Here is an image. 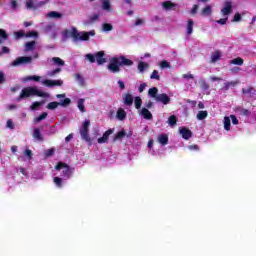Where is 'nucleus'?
<instances>
[{
	"mask_svg": "<svg viewBox=\"0 0 256 256\" xmlns=\"http://www.w3.org/2000/svg\"><path fill=\"white\" fill-rule=\"evenodd\" d=\"M132 65L133 61L125 56L113 57L110 59L107 69L111 71V73H119L121 71V67H131Z\"/></svg>",
	"mask_w": 256,
	"mask_h": 256,
	"instance_id": "nucleus-1",
	"label": "nucleus"
},
{
	"mask_svg": "<svg viewBox=\"0 0 256 256\" xmlns=\"http://www.w3.org/2000/svg\"><path fill=\"white\" fill-rule=\"evenodd\" d=\"M49 97V93L47 92H43L39 89H37V87H33V86H29L26 88H23L19 97L16 98V101H21V99H27L29 97Z\"/></svg>",
	"mask_w": 256,
	"mask_h": 256,
	"instance_id": "nucleus-2",
	"label": "nucleus"
},
{
	"mask_svg": "<svg viewBox=\"0 0 256 256\" xmlns=\"http://www.w3.org/2000/svg\"><path fill=\"white\" fill-rule=\"evenodd\" d=\"M95 36V31H89V32H81L77 30V28H73L71 31V37L74 41V43H77V41H89V37Z\"/></svg>",
	"mask_w": 256,
	"mask_h": 256,
	"instance_id": "nucleus-3",
	"label": "nucleus"
},
{
	"mask_svg": "<svg viewBox=\"0 0 256 256\" xmlns=\"http://www.w3.org/2000/svg\"><path fill=\"white\" fill-rule=\"evenodd\" d=\"M89 125H91L90 120H85L80 128V135L86 143H91V137L89 136Z\"/></svg>",
	"mask_w": 256,
	"mask_h": 256,
	"instance_id": "nucleus-4",
	"label": "nucleus"
},
{
	"mask_svg": "<svg viewBox=\"0 0 256 256\" xmlns=\"http://www.w3.org/2000/svg\"><path fill=\"white\" fill-rule=\"evenodd\" d=\"M59 105H61V107H69V105H71V99L70 98H65L64 100H61L60 102H55V101L50 102L46 106V109H49L50 111H53V110L57 109V107H59Z\"/></svg>",
	"mask_w": 256,
	"mask_h": 256,
	"instance_id": "nucleus-5",
	"label": "nucleus"
},
{
	"mask_svg": "<svg viewBox=\"0 0 256 256\" xmlns=\"http://www.w3.org/2000/svg\"><path fill=\"white\" fill-rule=\"evenodd\" d=\"M55 169L56 171H61V169H63L62 176H64L66 179H69V177H71V168L69 167V165H67V163L58 162L55 166Z\"/></svg>",
	"mask_w": 256,
	"mask_h": 256,
	"instance_id": "nucleus-6",
	"label": "nucleus"
},
{
	"mask_svg": "<svg viewBox=\"0 0 256 256\" xmlns=\"http://www.w3.org/2000/svg\"><path fill=\"white\" fill-rule=\"evenodd\" d=\"M33 61L31 56H20L12 62V67H19V65H29Z\"/></svg>",
	"mask_w": 256,
	"mask_h": 256,
	"instance_id": "nucleus-7",
	"label": "nucleus"
},
{
	"mask_svg": "<svg viewBox=\"0 0 256 256\" xmlns=\"http://www.w3.org/2000/svg\"><path fill=\"white\" fill-rule=\"evenodd\" d=\"M156 102L162 103L163 105H169L171 103V98L166 93H162L158 95Z\"/></svg>",
	"mask_w": 256,
	"mask_h": 256,
	"instance_id": "nucleus-8",
	"label": "nucleus"
},
{
	"mask_svg": "<svg viewBox=\"0 0 256 256\" xmlns=\"http://www.w3.org/2000/svg\"><path fill=\"white\" fill-rule=\"evenodd\" d=\"M232 12H233V3L231 1L225 2L224 7L221 10L222 15L225 17L227 15H231Z\"/></svg>",
	"mask_w": 256,
	"mask_h": 256,
	"instance_id": "nucleus-9",
	"label": "nucleus"
},
{
	"mask_svg": "<svg viewBox=\"0 0 256 256\" xmlns=\"http://www.w3.org/2000/svg\"><path fill=\"white\" fill-rule=\"evenodd\" d=\"M179 133L186 141L193 137V132H191V130L187 127L180 128Z\"/></svg>",
	"mask_w": 256,
	"mask_h": 256,
	"instance_id": "nucleus-10",
	"label": "nucleus"
},
{
	"mask_svg": "<svg viewBox=\"0 0 256 256\" xmlns=\"http://www.w3.org/2000/svg\"><path fill=\"white\" fill-rule=\"evenodd\" d=\"M43 85H46V87H61L63 85V80H43Z\"/></svg>",
	"mask_w": 256,
	"mask_h": 256,
	"instance_id": "nucleus-11",
	"label": "nucleus"
},
{
	"mask_svg": "<svg viewBox=\"0 0 256 256\" xmlns=\"http://www.w3.org/2000/svg\"><path fill=\"white\" fill-rule=\"evenodd\" d=\"M95 61L97 65H103L104 63H107V58H105V52L99 51L95 54Z\"/></svg>",
	"mask_w": 256,
	"mask_h": 256,
	"instance_id": "nucleus-12",
	"label": "nucleus"
},
{
	"mask_svg": "<svg viewBox=\"0 0 256 256\" xmlns=\"http://www.w3.org/2000/svg\"><path fill=\"white\" fill-rule=\"evenodd\" d=\"M110 135H113V129H108L106 132H104L103 136L98 138V143L100 145L103 143H107V141H109Z\"/></svg>",
	"mask_w": 256,
	"mask_h": 256,
	"instance_id": "nucleus-13",
	"label": "nucleus"
},
{
	"mask_svg": "<svg viewBox=\"0 0 256 256\" xmlns=\"http://www.w3.org/2000/svg\"><path fill=\"white\" fill-rule=\"evenodd\" d=\"M162 7L165 11H175V7H178V5L172 1H165L162 3Z\"/></svg>",
	"mask_w": 256,
	"mask_h": 256,
	"instance_id": "nucleus-14",
	"label": "nucleus"
},
{
	"mask_svg": "<svg viewBox=\"0 0 256 256\" xmlns=\"http://www.w3.org/2000/svg\"><path fill=\"white\" fill-rule=\"evenodd\" d=\"M123 103L127 105V107H131V105H133V95H131V93L124 94Z\"/></svg>",
	"mask_w": 256,
	"mask_h": 256,
	"instance_id": "nucleus-15",
	"label": "nucleus"
},
{
	"mask_svg": "<svg viewBox=\"0 0 256 256\" xmlns=\"http://www.w3.org/2000/svg\"><path fill=\"white\" fill-rule=\"evenodd\" d=\"M159 89L157 87H152L148 90L149 97H152V99H155L157 101V97H159Z\"/></svg>",
	"mask_w": 256,
	"mask_h": 256,
	"instance_id": "nucleus-16",
	"label": "nucleus"
},
{
	"mask_svg": "<svg viewBox=\"0 0 256 256\" xmlns=\"http://www.w3.org/2000/svg\"><path fill=\"white\" fill-rule=\"evenodd\" d=\"M141 115L144 117V119H147L148 121H151L153 119V114H151V111L147 108H142L141 109Z\"/></svg>",
	"mask_w": 256,
	"mask_h": 256,
	"instance_id": "nucleus-17",
	"label": "nucleus"
},
{
	"mask_svg": "<svg viewBox=\"0 0 256 256\" xmlns=\"http://www.w3.org/2000/svg\"><path fill=\"white\" fill-rule=\"evenodd\" d=\"M158 143H160V145H167L169 143V136H167V134H160L158 136Z\"/></svg>",
	"mask_w": 256,
	"mask_h": 256,
	"instance_id": "nucleus-18",
	"label": "nucleus"
},
{
	"mask_svg": "<svg viewBox=\"0 0 256 256\" xmlns=\"http://www.w3.org/2000/svg\"><path fill=\"white\" fill-rule=\"evenodd\" d=\"M77 107H78L79 111H81V113H86L87 109L85 108V99L80 98L77 101Z\"/></svg>",
	"mask_w": 256,
	"mask_h": 256,
	"instance_id": "nucleus-19",
	"label": "nucleus"
},
{
	"mask_svg": "<svg viewBox=\"0 0 256 256\" xmlns=\"http://www.w3.org/2000/svg\"><path fill=\"white\" fill-rule=\"evenodd\" d=\"M242 93L243 95H248L249 97H251V95H255L256 90L252 86H249L248 88H243Z\"/></svg>",
	"mask_w": 256,
	"mask_h": 256,
	"instance_id": "nucleus-20",
	"label": "nucleus"
},
{
	"mask_svg": "<svg viewBox=\"0 0 256 256\" xmlns=\"http://www.w3.org/2000/svg\"><path fill=\"white\" fill-rule=\"evenodd\" d=\"M33 138L37 139V141H43V134H41V130L39 128H34Z\"/></svg>",
	"mask_w": 256,
	"mask_h": 256,
	"instance_id": "nucleus-21",
	"label": "nucleus"
},
{
	"mask_svg": "<svg viewBox=\"0 0 256 256\" xmlns=\"http://www.w3.org/2000/svg\"><path fill=\"white\" fill-rule=\"evenodd\" d=\"M116 117L119 119V121H124V119L127 117V112H125L123 108H119L116 113Z\"/></svg>",
	"mask_w": 256,
	"mask_h": 256,
	"instance_id": "nucleus-22",
	"label": "nucleus"
},
{
	"mask_svg": "<svg viewBox=\"0 0 256 256\" xmlns=\"http://www.w3.org/2000/svg\"><path fill=\"white\" fill-rule=\"evenodd\" d=\"M193 27H195V22L193 21V19H188L187 35H192L193 34Z\"/></svg>",
	"mask_w": 256,
	"mask_h": 256,
	"instance_id": "nucleus-23",
	"label": "nucleus"
},
{
	"mask_svg": "<svg viewBox=\"0 0 256 256\" xmlns=\"http://www.w3.org/2000/svg\"><path fill=\"white\" fill-rule=\"evenodd\" d=\"M209 113L206 110L199 111L196 115L198 121H203L204 119H207V116Z\"/></svg>",
	"mask_w": 256,
	"mask_h": 256,
	"instance_id": "nucleus-24",
	"label": "nucleus"
},
{
	"mask_svg": "<svg viewBox=\"0 0 256 256\" xmlns=\"http://www.w3.org/2000/svg\"><path fill=\"white\" fill-rule=\"evenodd\" d=\"M9 40V34L4 29L0 28V44Z\"/></svg>",
	"mask_w": 256,
	"mask_h": 256,
	"instance_id": "nucleus-25",
	"label": "nucleus"
},
{
	"mask_svg": "<svg viewBox=\"0 0 256 256\" xmlns=\"http://www.w3.org/2000/svg\"><path fill=\"white\" fill-rule=\"evenodd\" d=\"M221 59V52L219 50L215 51L211 56V63H217Z\"/></svg>",
	"mask_w": 256,
	"mask_h": 256,
	"instance_id": "nucleus-26",
	"label": "nucleus"
},
{
	"mask_svg": "<svg viewBox=\"0 0 256 256\" xmlns=\"http://www.w3.org/2000/svg\"><path fill=\"white\" fill-rule=\"evenodd\" d=\"M224 129L225 131H231V118L229 116L224 117Z\"/></svg>",
	"mask_w": 256,
	"mask_h": 256,
	"instance_id": "nucleus-27",
	"label": "nucleus"
},
{
	"mask_svg": "<svg viewBox=\"0 0 256 256\" xmlns=\"http://www.w3.org/2000/svg\"><path fill=\"white\" fill-rule=\"evenodd\" d=\"M211 13H213V10L211 9V6L208 5L202 9L201 15L204 17H209Z\"/></svg>",
	"mask_w": 256,
	"mask_h": 256,
	"instance_id": "nucleus-28",
	"label": "nucleus"
},
{
	"mask_svg": "<svg viewBox=\"0 0 256 256\" xmlns=\"http://www.w3.org/2000/svg\"><path fill=\"white\" fill-rule=\"evenodd\" d=\"M35 45H36V42L35 41H30V42H27L25 44V51H33L35 50Z\"/></svg>",
	"mask_w": 256,
	"mask_h": 256,
	"instance_id": "nucleus-29",
	"label": "nucleus"
},
{
	"mask_svg": "<svg viewBox=\"0 0 256 256\" xmlns=\"http://www.w3.org/2000/svg\"><path fill=\"white\" fill-rule=\"evenodd\" d=\"M231 65H243V63H245V60H243V58L241 57H237V58H234L230 61Z\"/></svg>",
	"mask_w": 256,
	"mask_h": 256,
	"instance_id": "nucleus-30",
	"label": "nucleus"
},
{
	"mask_svg": "<svg viewBox=\"0 0 256 256\" xmlns=\"http://www.w3.org/2000/svg\"><path fill=\"white\" fill-rule=\"evenodd\" d=\"M235 85H237V82H235V81L226 82V83H224V86L222 89L224 91H229V89H231V87H235Z\"/></svg>",
	"mask_w": 256,
	"mask_h": 256,
	"instance_id": "nucleus-31",
	"label": "nucleus"
},
{
	"mask_svg": "<svg viewBox=\"0 0 256 256\" xmlns=\"http://www.w3.org/2000/svg\"><path fill=\"white\" fill-rule=\"evenodd\" d=\"M102 9L104 11H111V2L109 0H102Z\"/></svg>",
	"mask_w": 256,
	"mask_h": 256,
	"instance_id": "nucleus-32",
	"label": "nucleus"
},
{
	"mask_svg": "<svg viewBox=\"0 0 256 256\" xmlns=\"http://www.w3.org/2000/svg\"><path fill=\"white\" fill-rule=\"evenodd\" d=\"M51 61H53V63H55V65H59V67H63L65 65V61H63V59H61L59 57H53L51 59Z\"/></svg>",
	"mask_w": 256,
	"mask_h": 256,
	"instance_id": "nucleus-33",
	"label": "nucleus"
},
{
	"mask_svg": "<svg viewBox=\"0 0 256 256\" xmlns=\"http://www.w3.org/2000/svg\"><path fill=\"white\" fill-rule=\"evenodd\" d=\"M125 135H127L125 130L119 131L117 134H115L114 141H119V140L123 139V137H125Z\"/></svg>",
	"mask_w": 256,
	"mask_h": 256,
	"instance_id": "nucleus-34",
	"label": "nucleus"
},
{
	"mask_svg": "<svg viewBox=\"0 0 256 256\" xmlns=\"http://www.w3.org/2000/svg\"><path fill=\"white\" fill-rule=\"evenodd\" d=\"M168 124L170 125V127H175V125H177V116L171 115L168 118Z\"/></svg>",
	"mask_w": 256,
	"mask_h": 256,
	"instance_id": "nucleus-35",
	"label": "nucleus"
},
{
	"mask_svg": "<svg viewBox=\"0 0 256 256\" xmlns=\"http://www.w3.org/2000/svg\"><path fill=\"white\" fill-rule=\"evenodd\" d=\"M75 79L76 81H78L79 85H81V87H85V78H83V76H81V74H75Z\"/></svg>",
	"mask_w": 256,
	"mask_h": 256,
	"instance_id": "nucleus-36",
	"label": "nucleus"
},
{
	"mask_svg": "<svg viewBox=\"0 0 256 256\" xmlns=\"http://www.w3.org/2000/svg\"><path fill=\"white\" fill-rule=\"evenodd\" d=\"M134 105H135L136 109H141V106L143 105V100L141 99V97H139V96L135 97Z\"/></svg>",
	"mask_w": 256,
	"mask_h": 256,
	"instance_id": "nucleus-37",
	"label": "nucleus"
},
{
	"mask_svg": "<svg viewBox=\"0 0 256 256\" xmlns=\"http://www.w3.org/2000/svg\"><path fill=\"white\" fill-rule=\"evenodd\" d=\"M27 81L39 82V81H41V77L40 76H27L24 78V82L27 83Z\"/></svg>",
	"mask_w": 256,
	"mask_h": 256,
	"instance_id": "nucleus-38",
	"label": "nucleus"
},
{
	"mask_svg": "<svg viewBox=\"0 0 256 256\" xmlns=\"http://www.w3.org/2000/svg\"><path fill=\"white\" fill-rule=\"evenodd\" d=\"M48 115L49 114L47 112H43L40 116L34 119L35 123H40V121H43V119H47Z\"/></svg>",
	"mask_w": 256,
	"mask_h": 256,
	"instance_id": "nucleus-39",
	"label": "nucleus"
},
{
	"mask_svg": "<svg viewBox=\"0 0 256 256\" xmlns=\"http://www.w3.org/2000/svg\"><path fill=\"white\" fill-rule=\"evenodd\" d=\"M48 17H53L54 19H61V17H63V14L51 11L50 13H48Z\"/></svg>",
	"mask_w": 256,
	"mask_h": 256,
	"instance_id": "nucleus-40",
	"label": "nucleus"
},
{
	"mask_svg": "<svg viewBox=\"0 0 256 256\" xmlns=\"http://www.w3.org/2000/svg\"><path fill=\"white\" fill-rule=\"evenodd\" d=\"M43 101L42 102H33L32 105L30 106V109L32 111H36V109H39V107H41V105H43Z\"/></svg>",
	"mask_w": 256,
	"mask_h": 256,
	"instance_id": "nucleus-41",
	"label": "nucleus"
},
{
	"mask_svg": "<svg viewBox=\"0 0 256 256\" xmlns=\"http://www.w3.org/2000/svg\"><path fill=\"white\" fill-rule=\"evenodd\" d=\"M148 64L145 62H139L138 63V71H140V73H143V71H145V69H147Z\"/></svg>",
	"mask_w": 256,
	"mask_h": 256,
	"instance_id": "nucleus-42",
	"label": "nucleus"
},
{
	"mask_svg": "<svg viewBox=\"0 0 256 256\" xmlns=\"http://www.w3.org/2000/svg\"><path fill=\"white\" fill-rule=\"evenodd\" d=\"M150 79H156V81H160L161 76H159V71L153 70L152 74L150 75Z\"/></svg>",
	"mask_w": 256,
	"mask_h": 256,
	"instance_id": "nucleus-43",
	"label": "nucleus"
},
{
	"mask_svg": "<svg viewBox=\"0 0 256 256\" xmlns=\"http://www.w3.org/2000/svg\"><path fill=\"white\" fill-rule=\"evenodd\" d=\"M159 67H161V69H169V67H171V63H169L167 60H164L159 63Z\"/></svg>",
	"mask_w": 256,
	"mask_h": 256,
	"instance_id": "nucleus-44",
	"label": "nucleus"
},
{
	"mask_svg": "<svg viewBox=\"0 0 256 256\" xmlns=\"http://www.w3.org/2000/svg\"><path fill=\"white\" fill-rule=\"evenodd\" d=\"M26 9H37L33 0H26Z\"/></svg>",
	"mask_w": 256,
	"mask_h": 256,
	"instance_id": "nucleus-45",
	"label": "nucleus"
},
{
	"mask_svg": "<svg viewBox=\"0 0 256 256\" xmlns=\"http://www.w3.org/2000/svg\"><path fill=\"white\" fill-rule=\"evenodd\" d=\"M102 29L106 32L113 31V25H111L110 23H104L102 25Z\"/></svg>",
	"mask_w": 256,
	"mask_h": 256,
	"instance_id": "nucleus-46",
	"label": "nucleus"
},
{
	"mask_svg": "<svg viewBox=\"0 0 256 256\" xmlns=\"http://www.w3.org/2000/svg\"><path fill=\"white\" fill-rule=\"evenodd\" d=\"M54 183L59 188L63 187V179H61L60 177H54Z\"/></svg>",
	"mask_w": 256,
	"mask_h": 256,
	"instance_id": "nucleus-47",
	"label": "nucleus"
},
{
	"mask_svg": "<svg viewBox=\"0 0 256 256\" xmlns=\"http://www.w3.org/2000/svg\"><path fill=\"white\" fill-rule=\"evenodd\" d=\"M200 87H201V89H203L204 91H208V89H209V84H208L205 80H201V81H200Z\"/></svg>",
	"mask_w": 256,
	"mask_h": 256,
	"instance_id": "nucleus-48",
	"label": "nucleus"
},
{
	"mask_svg": "<svg viewBox=\"0 0 256 256\" xmlns=\"http://www.w3.org/2000/svg\"><path fill=\"white\" fill-rule=\"evenodd\" d=\"M55 155V148H50L45 151V157H53Z\"/></svg>",
	"mask_w": 256,
	"mask_h": 256,
	"instance_id": "nucleus-49",
	"label": "nucleus"
},
{
	"mask_svg": "<svg viewBox=\"0 0 256 256\" xmlns=\"http://www.w3.org/2000/svg\"><path fill=\"white\" fill-rule=\"evenodd\" d=\"M139 25H145V19L137 18L133 27H139Z\"/></svg>",
	"mask_w": 256,
	"mask_h": 256,
	"instance_id": "nucleus-50",
	"label": "nucleus"
},
{
	"mask_svg": "<svg viewBox=\"0 0 256 256\" xmlns=\"http://www.w3.org/2000/svg\"><path fill=\"white\" fill-rule=\"evenodd\" d=\"M14 37H15V39H21L22 37H25V32H23V31H16V32H14Z\"/></svg>",
	"mask_w": 256,
	"mask_h": 256,
	"instance_id": "nucleus-51",
	"label": "nucleus"
},
{
	"mask_svg": "<svg viewBox=\"0 0 256 256\" xmlns=\"http://www.w3.org/2000/svg\"><path fill=\"white\" fill-rule=\"evenodd\" d=\"M240 115H243L244 117H249L251 115V111H249L248 109L242 108L240 110Z\"/></svg>",
	"mask_w": 256,
	"mask_h": 256,
	"instance_id": "nucleus-52",
	"label": "nucleus"
},
{
	"mask_svg": "<svg viewBox=\"0 0 256 256\" xmlns=\"http://www.w3.org/2000/svg\"><path fill=\"white\" fill-rule=\"evenodd\" d=\"M95 21H99V14H93L92 16H90L89 23L93 24L95 23Z\"/></svg>",
	"mask_w": 256,
	"mask_h": 256,
	"instance_id": "nucleus-53",
	"label": "nucleus"
},
{
	"mask_svg": "<svg viewBox=\"0 0 256 256\" xmlns=\"http://www.w3.org/2000/svg\"><path fill=\"white\" fill-rule=\"evenodd\" d=\"M57 73H61V68H56L48 73L49 77H55Z\"/></svg>",
	"mask_w": 256,
	"mask_h": 256,
	"instance_id": "nucleus-54",
	"label": "nucleus"
},
{
	"mask_svg": "<svg viewBox=\"0 0 256 256\" xmlns=\"http://www.w3.org/2000/svg\"><path fill=\"white\" fill-rule=\"evenodd\" d=\"M11 53V50L9 49V47H2V49L0 50V55H5V54H9Z\"/></svg>",
	"mask_w": 256,
	"mask_h": 256,
	"instance_id": "nucleus-55",
	"label": "nucleus"
},
{
	"mask_svg": "<svg viewBox=\"0 0 256 256\" xmlns=\"http://www.w3.org/2000/svg\"><path fill=\"white\" fill-rule=\"evenodd\" d=\"M86 59H88L90 63H95V54H86Z\"/></svg>",
	"mask_w": 256,
	"mask_h": 256,
	"instance_id": "nucleus-56",
	"label": "nucleus"
},
{
	"mask_svg": "<svg viewBox=\"0 0 256 256\" xmlns=\"http://www.w3.org/2000/svg\"><path fill=\"white\" fill-rule=\"evenodd\" d=\"M25 37H39V34L36 31L27 32Z\"/></svg>",
	"mask_w": 256,
	"mask_h": 256,
	"instance_id": "nucleus-57",
	"label": "nucleus"
},
{
	"mask_svg": "<svg viewBox=\"0 0 256 256\" xmlns=\"http://www.w3.org/2000/svg\"><path fill=\"white\" fill-rule=\"evenodd\" d=\"M24 155H25L26 157H28V159H33V152H32L31 150H29V149H26V150L24 151Z\"/></svg>",
	"mask_w": 256,
	"mask_h": 256,
	"instance_id": "nucleus-58",
	"label": "nucleus"
},
{
	"mask_svg": "<svg viewBox=\"0 0 256 256\" xmlns=\"http://www.w3.org/2000/svg\"><path fill=\"white\" fill-rule=\"evenodd\" d=\"M228 17L226 18H222L216 21V23H218L219 25H227V21H228Z\"/></svg>",
	"mask_w": 256,
	"mask_h": 256,
	"instance_id": "nucleus-59",
	"label": "nucleus"
},
{
	"mask_svg": "<svg viewBox=\"0 0 256 256\" xmlns=\"http://www.w3.org/2000/svg\"><path fill=\"white\" fill-rule=\"evenodd\" d=\"M230 119H232L233 125H239V119H237L236 115H230Z\"/></svg>",
	"mask_w": 256,
	"mask_h": 256,
	"instance_id": "nucleus-60",
	"label": "nucleus"
},
{
	"mask_svg": "<svg viewBox=\"0 0 256 256\" xmlns=\"http://www.w3.org/2000/svg\"><path fill=\"white\" fill-rule=\"evenodd\" d=\"M188 149H190V151H199V145L197 144L189 145Z\"/></svg>",
	"mask_w": 256,
	"mask_h": 256,
	"instance_id": "nucleus-61",
	"label": "nucleus"
},
{
	"mask_svg": "<svg viewBox=\"0 0 256 256\" xmlns=\"http://www.w3.org/2000/svg\"><path fill=\"white\" fill-rule=\"evenodd\" d=\"M233 21H234L235 23H239V21H241V14H240V13H236V14L234 15Z\"/></svg>",
	"mask_w": 256,
	"mask_h": 256,
	"instance_id": "nucleus-62",
	"label": "nucleus"
},
{
	"mask_svg": "<svg viewBox=\"0 0 256 256\" xmlns=\"http://www.w3.org/2000/svg\"><path fill=\"white\" fill-rule=\"evenodd\" d=\"M7 127L8 129H15V124H13V120H7Z\"/></svg>",
	"mask_w": 256,
	"mask_h": 256,
	"instance_id": "nucleus-63",
	"label": "nucleus"
},
{
	"mask_svg": "<svg viewBox=\"0 0 256 256\" xmlns=\"http://www.w3.org/2000/svg\"><path fill=\"white\" fill-rule=\"evenodd\" d=\"M182 77L183 79H195V76H193L191 73L183 74Z\"/></svg>",
	"mask_w": 256,
	"mask_h": 256,
	"instance_id": "nucleus-64",
	"label": "nucleus"
}]
</instances>
